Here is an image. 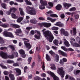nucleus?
I'll list each match as a JSON object with an SVG mask.
<instances>
[{"mask_svg": "<svg viewBox=\"0 0 80 80\" xmlns=\"http://www.w3.org/2000/svg\"><path fill=\"white\" fill-rule=\"evenodd\" d=\"M43 35L46 38H47V37H49L48 40L50 42H52L53 39H54V37L51 31L49 30L43 32Z\"/></svg>", "mask_w": 80, "mask_h": 80, "instance_id": "f257e3e1", "label": "nucleus"}, {"mask_svg": "<svg viewBox=\"0 0 80 80\" xmlns=\"http://www.w3.org/2000/svg\"><path fill=\"white\" fill-rule=\"evenodd\" d=\"M26 12H27V13H28V14L33 15H36L37 13V12L34 8L28 6L26 7Z\"/></svg>", "mask_w": 80, "mask_h": 80, "instance_id": "f03ea898", "label": "nucleus"}, {"mask_svg": "<svg viewBox=\"0 0 80 80\" xmlns=\"http://www.w3.org/2000/svg\"><path fill=\"white\" fill-rule=\"evenodd\" d=\"M0 55L3 58H5V59L6 58H14V54H13L12 55L8 56L7 54L3 52H1L0 53Z\"/></svg>", "mask_w": 80, "mask_h": 80, "instance_id": "7ed1b4c3", "label": "nucleus"}, {"mask_svg": "<svg viewBox=\"0 0 80 80\" xmlns=\"http://www.w3.org/2000/svg\"><path fill=\"white\" fill-rule=\"evenodd\" d=\"M63 69L64 68L63 67L58 68L57 71V73L60 75L62 78L64 77L65 73V72L63 71Z\"/></svg>", "mask_w": 80, "mask_h": 80, "instance_id": "20e7f679", "label": "nucleus"}, {"mask_svg": "<svg viewBox=\"0 0 80 80\" xmlns=\"http://www.w3.org/2000/svg\"><path fill=\"white\" fill-rule=\"evenodd\" d=\"M22 40L24 41V44L26 47L28 49H30L32 47V46L28 43V40L25 38H23Z\"/></svg>", "mask_w": 80, "mask_h": 80, "instance_id": "39448f33", "label": "nucleus"}, {"mask_svg": "<svg viewBox=\"0 0 80 80\" xmlns=\"http://www.w3.org/2000/svg\"><path fill=\"white\" fill-rule=\"evenodd\" d=\"M50 75H51L52 77L53 78V79L54 80H60V79L57 76L55 75V74L53 72H52L51 71H48L47 72Z\"/></svg>", "mask_w": 80, "mask_h": 80, "instance_id": "423d86ee", "label": "nucleus"}, {"mask_svg": "<svg viewBox=\"0 0 80 80\" xmlns=\"http://www.w3.org/2000/svg\"><path fill=\"white\" fill-rule=\"evenodd\" d=\"M3 35L4 37H8L11 38H13L14 36L12 32H8L7 31H5L3 32Z\"/></svg>", "mask_w": 80, "mask_h": 80, "instance_id": "0eeeda50", "label": "nucleus"}, {"mask_svg": "<svg viewBox=\"0 0 80 80\" xmlns=\"http://www.w3.org/2000/svg\"><path fill=\"white\" fill-rule=\"evenodd\" d=\"M42 25L44 26V27H46V28H49L52 26V24L50 23L42 22Z\"/></svg>", "mask_w": 80, "mask_h": 80, "instance_id": "6e6552de", "label": "nucleus"}, {"mask_svg": "<svg viewBox=\"0 0 80 80\" xmlns=\"http://www.w3.org/2000/svg\"><path fill=\"white\" fill-rule=\"evenodd\" d=\"M19 52L21 55L22 57V58H25L26 57V55L25 54V52L22 49H21L19 51Z\"/></svg>", "mask_w": 80, "mask_h": 80, "instance_id": "1a4fd4ad", "label": "nucleus"}, {"mask_svg": "<svg viewBox=\"0 0 80 80\" xmlns=\"http://www.w3.org/2000/svg\"><path fill=\"white\" fill-rule=\"evenodd\" d=\"M63 4L64 6V8H65L66 9H68L70 7H71L72 6V4H71L64 2L63 3Z\"/></svg>", "mask_w": 80, "mask_h": 80, "instance_id": "9d476101", "label": "nucleus"}, {"mask_svg": "<svg viewBox=\"0 0 80 80\" xmlns=\"http://www.w3.org/2000/svg\"><path fill=\"white\" fill-rule=\"evenodd\" d=\"M0 26L3 28H7V27H9V24H6L5 23L3 24V23L1 21H0Z\"/></svg>", "mask_w": 80, "mask_h": 80, "instance_id": "9b49d317", "label": "nucleus"}, {"mask_svg": "<svg viewBox=\"0 0 80 80\" xmlns=\"http://www.w3.org/2000/svg\"><path fill=\"white\" fill-rule=\"evenodd\" d=\"M54 25L56 26H58L60 27H63L64 26V24L60 22H57Z\"/></svg>", "mask_w": 80, "mask_h": 80, "instance_id": "f8f14e48", "label": "nucleus"}, {"mask_svg": "<svg viewBox=\"0 0 80 80\" xmlns=\"http://www.w3.org/2000/svg\"><path fill=\"white\" fill-rule=\"evenodd\" d=\"M58 52L59 54H61L64 57H67V53L64 52H63L61 50H59L58 51Z\"/></svg>", "mask_w": 80, "mask_h": 80, "instance_id": "ddd939ff", "label": "nucleus"}, {"mask_svg": "<svg viewBox=\"0 0 80 80\" xmlns=\"http://www.w3.org/2000/svg\"><path fill=\"white\" fill-rule=\"evenodd\" d=\"M80 73V70L78 69H75L73 71V73L75 75H78Z\"/></svg>", "mask_w": 80, "mask_h": 80, "instance_id": "4468645a", "label": "nucleus"}, {"mask_svg": "<svg viewBox=\"0 0 80 80\" xmlns=\"http://www.w3.org/2000/svg\"><path fill=\"white\" fill-rule=\"evenodd\" d=\"M37 35H35V37L37 39H40V32L37 31Z\"/></svg>", "mask_w": 80, "mask_h": 80, "instance_id": "2eb2a0df", "label": "nucleus"}, {"mask_svg": "<svg viewBox=\"0 0 80 80\" xmlns=\"http://www.w3.org/2000/svg\"><path fill=\"white\" fill-rule=\"evenodd\" d=\"M11 27H12L13 28H20V26L17 24H10Z\"/></svg>", "mask_w": 80, "mask_h": 80, "instance_id": "dca6fc26", "label": "nucleus"}, {"mask_svg": "<svg viewBox=\"0 0 80 80\" xmlns=\"http://www.w3.org/2000/svg\"><path fill=\"white\" fill-rule=\"evenodd\" d=\"M11 27H12L13 28H20V26L17 24H10Z\"/></svg>", "mask_w": 80, "mask_h": 80, "instance_id": "f3484780", "label": "nucleus"}, {"mask_svg": "<svg viewBox=\"0 0 80 80\" xmlns=\"http://www.w3.org/2000/svg\"><path fill=\"white\" fill-rule=\"evenodd\" d=\"M9 77L10 80H15V77L14 75L12 74H10L9 75Z\"/></svg>", "mask_w": 80, "mask_h": 80, "instance_id": "a211bd4d", "label": "nucleus"}, {"mask_svg": "<svg viewBox=\"0 0 80 80\" xmlns=\"http://www.w3.org/2000/svg\"><path fill=\"white\" fill-rule=\"evenodd\" d=\"M14 69V70H16L17 73H18V75H21V70L20 69L18 68H15Z\"/></svg>", "mask_w": 80, "mask_h": 80, "instance_id": "6ab92c4d", "label": "nucleus"}, {"mask_svg": "<svg viewBox=\"0 0 80 80\" xmlns=\"http://www.w3.org/2000/svg\"><path fill=\"white\" fill-rule=\"evenodd\" d=\"M62 6L60 4H58L56 7V8L58 10H60L62 8Z\"/></svg>", "mask_w": 80, "mask_h": 80, "instance_id": "aec40b11", "label": "nucleus"}, {"mask_svg": "<svg viewBox=\"0 0 80 80\" xmlns=\"http://www.w3.org/2000/svg\"><path fill=\"white\" fill-rule=\"evenodd\" d=\"M40 2L41 5H44V6H46L47 2L46 1H43V0H40Z\"/></svg>", "mask_w": 80, "mask_h": 80, "instance_id": "412c9836", "label": "nucleus"}, {"mask_svg": "<svg viewBox=\"0 0 80 80\" xmlns=\"http://www.w3.org/2000/svg\"><path fill=\"white\" fill-rule=\"evenodd\" d=\"M23 20V17H20L17 19V22L18 23H20Z\"/></svg>", "mask_w": 80, "mask_h": 80, "instance_id": "4be33fe9", "label": "nucleus"}, {"mask_svg": "<svg viewBox=\"0 0 80 80\" xmlns=\"http://www.w3.org/2000/svg\"><path fill=\"white\" fill-rule=\"evenodd\" d=\"M64 44L66 47H70V44L68 43V42L66 40V39H64Z\"/></svg>", "mask_w": 80, "mask_h": 80, "instance_id": "5701e85b", "label": "nucleus"}, {"mask_svg": "<svg viewBox=\"0 0 80 80\" xmlns=\"http://www.w3.org/2000/svg\"><path fill=\"white\" fill-rule=\"evenodd\" d=\"M19 11H20V15H24L25 13L23 11V9L21 8H19Z\"/></svg>", "mask_w": 80, "mask_h": 80, "instance_id": "b1692460", "label": "nucleus"}, {"mask_svg": "<svg viewBox=\"0 0 80 80\" xmlns=\"http://www.w3.org/2000/svg\"><path fill=\"white\" fill-rule=\"evenodd\" d=\"M55 56L54 60L57 62H58V60H59V56L57 54H56Z\"/></svg>", "mask_w": 80, "mask_h": 80, "instance_id": "393cba45", "label": "nucleus"}, {"mask_svg": "<svg viewBox=\"0 0 80 80\" xmlns=\"http://www.w3.org/2000/svg\"><path fill=\"white\" fill-rule=\"evenodd\" d=\"M17 10V9L16 8L13 7L11 8L10 10L11 12H15Z\"/></svg>", "mask_w": 80, "mask_h": 80, "instance_id": "a878e982", "label": "nucleus"}, {"mask_svg": "<svg viewBox=\"0 0 80 80\" xmlns=\"http://www.w3.org/2000/svg\"><path fill=\"white\" fill-rule=\"evenodd\" d=\"M45 6H45V4H41L39 6V8L40 9H41V10H43V9H45Z\"/></svg>", "mask_w": 80, "mask_h": 80, "instance_id": "bb28decb", "label": "nucleus"}, {"mask_svg": "<svg viewBox=\"0 0 80 80\" xmlns=\"http://www.w3.org/2000/svg\"><path fill=\"white\" fill-rule=\"evenodd\" d=\"M26 29L27 31H26V35H28V32L30 31V29H32V28L30 27H28L26 28Z\"/></svg>", "mask_w": 80, "mask_h": 80, "instance_id": "cd10ccee", "label": "nucleus"}, {"mask_svg": "<svg viewBox=\"0 0 80 80\" xmlns=\"http://www.w3.org/2000/svg\"><path fill=\"white\" fill-rule=\"evenodd\" d=\"M11 16L12 18H14L15 19H16V18H18V17L17 16H16V15L13 13H12Z\"/></svg>", "mask_w": 80, "mask_h": 80, "instance_id": "c85d7f7f", "label": "nucleus"}, {"mask_svg": "<svg viewBox=\"0 0 80 80\" xmlns=\"http://www.w3.org/2000/svg\"><path fill=\"white\" fill-rule=\"evenodd\" d=\"M53 43L55 44V45H58V41L57 39H55L53 41Z\"/></svg>", "mask_w": 80, "mask_h": 80, "instance_id": "c756f323", "label": "nucleus"}, {"mask_svg": "<svg viewBox=\"0 0 80 80\" xmlns=\"http://www.w3.org/2000/svg\"><path fill=\"white\" fill-rule=\"evenodd\" d=\"M46 58L47 61H50L51 60V58H50V56L47 54L46 55Z\"/></svg>", "mask_w": 80, "mask_h": 80, "instance_id": "7c9ffc66", "label": "nucleus"}, {"mask_svg": "<svg viewBox=\"0 0 80 80\" xmlns=\"http://www.w3.org/2000/svg\"><path fill=\"white\" fill-rule=\"evenodd\" d=\"M24 1L26 3L27 5H32V3L30 2L28 0H24Z\"/></svg>", "mask_w": 80, "mask_h": 80, "instance_id": "2f4dec72", "label": "nucleus"}, {"mask_svg": "<svg viewBox=\"0 0 80 80\" xmlns=\"http://www.w3.org/2000/svg\"><path fill=\"white\" fill-rule=\"evenodd\" d=\"M76 33H77V29H76V28H73V35H75Z\"/></svg>", "mask_w": 80, "mask_h": 80, "instance_id": "473e14b6", "label": "nucleus"}, {"mask_svg": "<svg viewBox=\"0 0 80 80\" xmlns=\"http://www.w3.org/2000/svg\"><path fill=\"white\" fill-rule=\"evenodd\" d=\"M0 66L3 69H7V67L2 64H0Z\"/></svg>", "mask_w": 80, "mask_h": 80, "instance_id": "72a5a7b5", "label": "nucleus"}, {"mask_svg": "<svg viewBox=\"0 0 80 80\" xmlns=\"http://www.w3.org/2000/svg\"><path fill=\"white\" fill-rule=\"evenodd\" d=\"M30 22L31 23H34L35 24V23H37V20L35 19V20H31L30 21Z\"/></svg>", "mask_w": 80, "mask_h": 80, "instance_id": "f704fd0d", "label": "nucleus"}, {"mask_svg": "<svg viewBox=\"0 0 80 80\" xmlns=\"http://www.w3.org/2000/svg\"><path fill=\"white\" fill-rule=\"evenodd\" d=\"M1 6L3 8L6 9L7 8V5L5 3H2L1 4Z\"/></svg>", "mask_w": 80, "mask_h": 80, "instance_id": "c9c22d12", "label": "nucleus"}, {"mask_svg": "<svg viewBox=\"0 0 80 80\" xmlns=\"http://www.w3.org/2000/svg\"><path fill=\"white\" fill-rule=\"evenodd\" d=\"M79 18V15L78 14H74V18L75 19H78Z\"/></svg>", "mask_w": 80, "mask_h": 80, "instance_id": "e433bc0d", "label": "nucleus"}, {"mask_svg": "<svg viewBox=\"0 0 80 80\" xmlns=\"http://www.w3.org/2000/svg\"><path fill=\"white\" fill-rule=\"evenodd\" d=\"M72 45L73 47H80V45L77 43L72 44Z\"/></svg>", "mask_w": 80, "mask_h": 80, "instance_id": "4c0bfd02", "label": "nucleus"}, {"mask_svg": "<svg viewBox=\"0 0 80 80\" xmlns=\"http://www.w3.org/2000/svg\"><path fill=\"white\" fill-rule=\"evenodd\" d=\"M22 32V30L20 29H18L16 30V35H17V34L18 35L19 34V33H21Z\"/></svg>", "mask_w": 80, "mask_h": 80, "instance_id": "58836bf2", "label": "nucleus"}, {"mask_svg": "<svg viewBox=\"0 0 80 80\" xmlns=\"http://www.w3.org/2000/svg\"><path fill=\"white\" fill-rule=\"evenodd\" d=\"M9 47L10 48H11L12 49V53H13V52L15 50V48H14V47L13 46L9 45Z\"/></svg>", "mask_w": 80, "mask_h": 80, "instance_id": "ea45409f", "label": "nucleus"}, {"mask_svg": "<svg viewBox=\"0 0 80 80\" xmlns=\"http://www.w3.org/2000/svg\"><path fill=\"white\" fill-rule=\"evenodd\" d=\"M50 17H56L57 18V17H58V16L57 14H52L50 15Z\"/></svg>", "mask_w": 80, "mask_h": 80, "instance_id": "a19ab883", "label": "nucleus"}, {"mask_svg": "<svg viewBox=\"0 0 80 80\" xmlns=\"http://www.w3.org/2000/svg\"><path fill=\"white\" fill-rule=\"evenodd\" d=\"M34 79L35 80H41V78H40L38 76H36L34 78Z\"/></svg>", "mask_w": 80, "mask_h": 80, "instance_id": "79ce46f5", "label": "nucleus"}, {"mask_svg": "<svg viewBox=\"0 0 80 80\" xmlns=\"http://www.w3.org/2000/svg\"><path fill=\"white\" fill-rule=\"evenodd\" d=\"M63 35H64V36H66V37H68V35H69V33L67 31H65L63 33Z\"/></svg>", "mask_w": 80, "mask_h": 80, "instance_id": "37998d69", "label": "nucleus"}, {"mask_svg": "<svg viewBox=\"0 0 80 80\" xmlns=\"http://www.w3.org/2000/svg\"><path fill=\"white\" fill-rule=\"evenodd\" d=\"M51 29L52 30H58V28L57 27H53Z\"/></svg>", "mask_w": 80, "mask_h": 80, "instance_id": "c03bdc74", "label": "nucleus"}, {"mask_svg": "<svg viewBox=\"0 0 80 80\" xmlns=\"http://www.w3.org/2000/svg\"><path fill=\"white\" fill-rule=\"evenodd\" d=\"M5 41L3 40V38L0 37V43H3Z\"/></svg>", "mask_w": 80, "mask_h": 80, "instance_id": "a18cd8bd", "label": "nucleus"}, {"mask_svg": "<svg viewBox=\"0 0 80 80\" xmlns=\"http://www.w3.org/2000/svg\"><path fill=\"white\" fill-rule=\"evenodd\" d=\"M51 68L52 70H56L55 65V64H52V66L51 67Z\"/></svg>", "mask_w": 80, "mask_h": 80, "instance_id": "49530a36", "label": "nucleus"}, {"mask_svg": "<svg viewBox=\"0 0 80 80\" xmlns=\"http://www.w3.org/2000/svg\"><path fill=\"white\" fill-rule=\"evenodd\" d=\"M75 10H76V8L75 7H72L69 9V11H70V12L75 11Z\"/></svg>", "mask_w": 80, "mask_h": 80, "instance_id": "de8ad7c7", "label": "nucleus"}, {"mask_svg": "<svg viewBox=\"0 0 80 80\" xmlns=\"http://www.w3.org/2000/svg\"><path fill=\"white\" fill-rule=\"evenodd\" d=\"M23 22L24 23H27L29 22V20L28 19H26L23 21Z\"/></svg>", "mask_w": 80, "mask_h": 80, "instance_id": "09e8293b", "label": "nucleus"}, {"mask_svg": "<svg viewBox=\"0 0 80 80\" xmlns=\"http://www.w3.org/2000/svg\"><path fill=\"white\" fill-rule=\"evenodd\" d=\"M3 73L5 75H8L9 74V72L7 71H5L3 72Z\"/></svg>", "mask_w": 80, "mask_h": 80, "instance_id": "8fccbe9b", "label": "nucleus"}, {"mask_svg": "<svg viewBox=\"0 0 80 80\" xmlns=\"http://www.w3.org/2000/svg\"><path fill=\"white\" fill-rule=\"evenodd\" d=\"M73 67L71 66L68 69V71L69 72H72V70H73Z\"/></svg>", "mask_w": 80, "mask_h": 80, "instance_id": "3c124183", "label": "nucleus"}, {"mask_svg": "<svg viewBox=\"0 0 80 80\" xmlns=\"http://www.w3.org/2000/svg\"><path fill=\"white\" fill-rule=\"evenodd\" d=\"M13 67H18L19 64L17 63H14L13 64Z\"/></svg>", "mask_w": 80, "mask_h": 80, "instance_id": "603ef678", "label": "nucleus"}, {"mask_svg": "<svg viewBox=\"0 0 80 80\" xmlns=\"http://www.w3.org/2000/svg\"><path fill=\"white\" fill-rule=\"evenodd\" d=\"M7 62L8 63H14V61L10 60H8L7 61Z\"/></svg>", "mask_w": 80, "mask_h": 80, "instance_id": "864d4df0", "label": "nucleus"}, {"mask_svg": "<svg viewBox=\"0 0 80 80\" xmlns=\"http://www.w3.org/2000/svg\"><path fill=\"white\" fill-rule=\"evenodd\" d=\"M60 31L61 32V33L62 34H63V33H64L65 32V30H64V29L63 28L61 29L60 30Z\"/></svg>", "mask_w": 80, "mask_h": 80, "instance_id": "5fc2aeb1", "label": "nucleus"}, {"mask_svg": "<svg viewBox=\"0 0 80 80\" xmlns=\"http://www.w3.org/2000/svg\"><path fill=\"white\" fill-rule=\"evenodd\" d=\"M61 48L64 50V51H67V49L65 48V47L62 46L61 47Z\"/></svg>", "mask_w": 80, "mask_h": 80, "instance_id": "6e6d98bb", "label": "nucleus"}, {"mask_svg": "<svg viewBox=\"0 0 80 80\" xmlns=\"http://www.w3.org/2000/svg\"><path fill=\"white\" fill-rule=\"evenodd\" d=\"M13 54L14 55H15L16 57H18V53H17V52H13Z\"/></svg>", "mask_w": 80, "mask_h": 80, "instance_id": "4d7b16f0", "label": "nucleus"}, {"mask_svg": "<svg viewBox=\"0 0 80 80\" xmlns=\"http://www.w3.org/2000/svg\"><path fill=\"white\" fill-rule=\"evenodd\" d=\"M31 60H32V58L30 57L28 59V64H30V62H31Z\"/></svg>", "mask_w": 80, "mask_h": 80, "instance_id": "13d9d810", "label": "nucleus"}, {"mask_svg": "<svg viewBox=\"0 0 80 80\" xmlns=\"http://www.w3.org/2000/svg\"><path fill=\"white\" fill-rule=\"evenodd\" d=\"M28 69V67L27 66H25L24 68V72H26V71H27V70Z\"/></svg>", "mask_w": 80, "mask_h": 80, "instance_id": "bf43d9fd", "label": "nucleus"}, {"mask_svg": "<svg viewBox=\"0 0 80 80\" xmlns=\"http://www.w3.org/2000/svg\"><path fill=\"white\" fill-rule=\"evenodd\" d=\"M56 20H57V19H53L51 18V20L50 21L51 22L53 23V22H55Z\"/></svg>", "mask_w": 80, "mask_h": 80, "instance_id": "052dcab7", "label": "nucleus"}, {"mask_svg": "<svg viewBox=\"0 0 80 80\" xmlns=\"http://www.w3.org/2000/svg\"><path fill=\"white\" fill-rule=\"evenodd\" d=\"M60 17L61 18L63 19L65 18V15L63 14H61Z\"/></svg>", "mask_w": 80, "mask_h": 80, "instance_id": "680f3d73", "label": "nucleus"}, {"mask_svg": "<svg viewBox=\"0 0 80 80\" xmlns=\"http://www.w3.org/2000/svg\"><path fill=\"white\" fill-rule=\"evenodd\" d=\"M62 61L63 62H67V59L65 58H62Z\"/></svg>", "mask_w": 80, "mask_h": 80, "instance_id": "e2e57ef3", "label": "nucleus"}, {"mask_svg": "<svg viewBox=\"0 0 80 80\" xmlns=\"http://www.w3.org/2000/svg\"><path fill=\"white\" fill-rule=\"evenodd\" d=\"M5 80H10V78H9V77L7 76H6L5 77Z\"/></svg>", "mask_w": 80, "mask_h": 80, "instance_id": "0e129e2a", "label": "nucleus"}, {"mask_svg": "<svg viewBox=\"0 0 80 80\" xmlns=\"http://www.w3.org/2000/svg\"><path fill=\"white\" fill-rule=\"evenodd\" d=\"M48 4L49 5V6H50L51 7H53V4L52 3L50 2H49L48 3Z\"/></svg>", "mask_w": 80, "mask_h": 80, "instance_id": "69168bd1", "label": "nucleus"}, {"mask_svg": "<svg viewBox=\"0 0 80 80\" xmlns=\"http://www.w3.org/2000/svg\"><path fill=\"white\" fill-rule=\"evenodd\" d=\"M41 75L42 77H46V74H45V73H43Z\"/></svg>", "mask_w": 80, "mask_h": 80, "instance_id": "338daca9", "label": "nucleus"}, {"mask_svg": "<svg viewBox=\"0 0 80 80\" xmlns=\"http://www.w3.org/2000/svg\"><path fill=\"white\" fill-rule=\"evenodd\" d=\"M69 80H75L74 78L73 77H70L69 78Z\"/></svg>", "mask_w": 80, "mask_h": 80, "instance_id": "774afa93", "label": "nucleus"}]
</instances>
